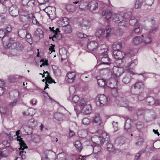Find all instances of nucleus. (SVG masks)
Returning a JSON list of instances; mask_svg holds the SVG:
<instances>
[{"instance_id":"1","label":"nucleus","mask_w":160,"mask_h":160,"mask_svg":"<svg viewBox=\"0 0 160 160\" xmlns=\"http://www.w3.org/2000/svg\"><path fill=\"white\" fill-rule=\"evenodd\" d=\"M112 70L113 72L107 68H103L100 69V71L101 73L103 71L105 73H109L111 74V78L114 79L115 78V81L118 82L119 80L118 77L124 72V69L122 68L115 66L113 67Z\"/></svg>"},{"instance_id":"2","label":"nucleus","mask_w":160,"mask_h":160,"mask_svg":"<svg viewBox=\"0 0 160 160\" xmlns=\"http://www.w3.org/2000/svg\"><path fill=\"white\" fill-rule=\"evenodd\" d=\"M101 55L99 58L100 59L101 62L99 64V65L104 64L106 65H109L111 64V59L109 58L107 54L108 48L105 45H103L100 47Z\"/></svg>"},{"instance_id":"3","label":"nucleus","mask_w":160,"mask_h":160,"mask_svg":"<svg viewBox=\"0 0 160 160\" xmlns=\"http://www.w3.org/2000/svg\"><path fill=\"white\" fill-rule=\"evenodd\" d=\"M92 140L94 142L93 145H101L107 143L109 141V136L105 132H102L101 136H96L92 138Z\"/></svg>"},{"instance_id":"4","label":"nucleus","mask_w":160,"mask_h":160,"mask_svg":"<svg viewBox=\"0 0 160 160\" xmlns=\"http://www.w3.org/2000/svg\"><path fill=\"white\" fill-rule=\"evenodd\" d=\"M112 31V29L109 26H107L104 31L102 29L97 30L95 33V36L98 38L109 37Z\"/></svg>"},{"instance_id":"5","label":"nucleus","mask_w":160,"mask_h":160,"mask_svg":"<svg viewBox=\"0 0 160 160\" xmlns=\"http://www.w3.org/2000/svg\"><path fill=\"white\" fill-rule=\"evenodd\" d=\"M144 88V84L142 81L137 82L131 87L132 92L133 94H138L142 92Z\"/></svg>"},{"instance_id":"6","label":"nucleus","mask_w":160,"mask_h":160,"mask_svg":"<svg viewBox=\"0 0 160 160\" xmlns=\"http://www.w3.org/2000/svg\"><path fill=\"white\" fill-rule=\"evenodd\" d=\"M143 117L148 122L152 121L155 118V113L152 110H146L144 112Z\"/></svg>"},{"instance_id":"7","label":"nucleus","mask_w":160,"mask_h":160,"mask_svg":"<svg viewBox=\"0 0 160 160\" xmlns=\"http://www.w3.org/2000/svg\"><path fill=\"white\" fill-rule=\"evenodd\" d=\"M97 104L101 107H102L106 104L108 99L104 94L98 95L96 98Z\"/></svg>"},{"instance_id":"8","label":"nucleus","mask_w":160,"mask_h":160,"mask_svg":"<svg viewBox=\"0 0 160 160\" xmlns=\"http://www.w3.org/2000/svg\"><path fill=\"white\" fill-rule=\"evenodd\" d=\"M116 102L118 105L123 107H128L129 103L125 97H118L116 100Z\"/></svg>"},{"instance_id":"9","label":"nucleus","mask_w":160,"mask_h":160,"mask_svg":"<svg viewBox=\"0 0 160 160\" xmlns=\"http://www.w3.org/2000/svg\"><path fill=\"white\" fill-rule=\"evenodd\" d=\"M147 103L149 105L157 106L160 105V100L157 99L155 100L154 98L152 97H148L146 99Z\"/></svg>"},{"instance_id":"10","label":"nucleus","mask_w":160,"mask_h":160,"mask_svg":"<svg viewBox=\"0 0 160 160\" xmlns=\"http://www.w3.org/2000/svg\"><path fill=\"white\" fill-rule=\"evenodd\" d=\"M7 41H4L3 42V44L5 46H6L8 48H10L11 47L13 48V44L15 43L14 38H9L8 37H6L5 38Z\"/></svg>"},{"instance_id":"11","label":"nucleus","mask_w":160,"mask_h":160,"mask_svg":"<svg viewBox=\"0 0 160 160\" xmlns=\"http://www.w3.org/2000/svg\"><path fill=\"white\" fill-rule=\"evenodd\" d=\"M98 44L94 41L89 42L87 44V48L90 51H95L98 48Z\"/></svg>"},{"instance_id":"12","label":"nucleus","mask_w":160,"mask_h":160,"mask_svg":"<svg viewBox=\"0 0 160 160\" xmlns=\"http://www.w3.org/2000/svg\"><path fill=\"white\" fill-rule=\"evenodd\" d=\"M20 130H19L16 132V135L17 136V140L19 141L21 148H28V147L24 141L22 140V138H21V136H18L19 134L20 133Z\"/></svg>"},{"instance_id":"13","label":"nucleus","mask_w":160,"mask_h":160,"mask_svg":"<svg viewBox=\"0 0 160 160\" xmlns=\"http://www.w3.org/2000/svg\"><path fill=\"white\" fill-rule=\"evenodd\" d=\"M9 11L12 16L15 17L18 14L19 10L17 6L12 5L9 8Z\"/></svg>"},{"instance_id":"14","label":"nucleus","mask_w":160,"mask_h":160,"mask_svg":"<svg viewBox=\"0 0 160 160\" xmlns=\"http://www.w3.org/2000/svg\"><path fill=\"white\" fill-rule=\"evenodd\" d=\"M113 54L114 58L118 60L122 59L125 56V53L120 51H113Z\"/></svg>"},{"instance_id":"15","label":"nucleus","mask_w":160,"mask_h":160,"mask_svg":"<svg viewBox=\"0 0 160 160\" xmlns=\"http://www.w3.org/2000/svg\"><path fill=\"white\" fill-rule=\"evenodd\" d=\"M22 3L27 8H32L35 6L34 0H22Z\"/></svg>"},{"instance_id":"16","label":"nucleus","mask_w":160,"mask_h":160,"mask_svg":"<svg viewBox=\"0 0 160 160\" xmlns=\"http://www.w3.org/2000/svg\"><path fill=\"white\" fill-rule=\"evenodd\" d=\"M33 17V13L28 14L27 15H22L20 17L21 21L24 22H28L31 21L32 18Z\"/></svg>"},{"instance_id":"17","label":"nucleus","mask_w":160,"mask_h":160,"mask_svg":"<svg viewBox=\"0 0 160 160\" xmlns=\"http://www.w3.org/2000/svg\"><path fill=\"white\" fill-rule=\"evenodd\" d=\"M98 8V4L95 1H92L89 3L85 7V9H88L91 12L95 10Z\"/></svg>"},{"instance_id":"18","label":"nucleus","mask_w":160,"mask_h":160,"mask_svg":"<svg viewBox=\"0 0 160 160\" xmlns=\"http://www.w3.org/2000/svg\"><path fill=\"white\" fill-rule=\"evenodd\" d=\"M76 74L74 72H68L65 77V80L67 82H72L74 80Z\"/></svg>"},{"instance_id":"19","label":"nucleus","mask_w":160,"mask_h":160,"mask_svg":"<svg viewBox=\"0 0 160 160\" xmlns=\"http://www.w3.org/2000/svg\"><path fill=\"white\" fill-rule=\"evenodd\" d=\"M80 25L82 28H89L91 26L90 21L87 19H83L81 22Z\"/></svg>"},{"instance_id":"20","label":"nucleus","mask_w":160,"mask_h":160,"mask_svg":"<svg viewBox=\"0 0 160 160\" xmlns=\"http://www.w3.org/2000/svg\"><path fill=\"white\" fill-rule=\"evenodd\" d=\"M132 123L131 120L130 119L126 120L124 125V128L127 131L132 132V129L131 128Z\"/></svg>"},{"instance_id":"21","label":"nucleus","mask_w":160,"mask_h":160,"mask_svg":"<svg viewBox=\"0 0 160 160\" xmlns=\"http://www.w3.org/2000/svg\"><path fill=\"white\" fill-rule=\"evenodd\" d=\"M82 111L85 114H88L91 111L92 108L91 105L89 104L85 105L82 109Z\"/></svg>"},{"instance_id":"22","label":"nucleus","mask_w":160,"mask_h":160,"mask_svg":"<svg viewBox=\"0 0 160 160\" xmlns=\"http://www.w3.org/2000/svg\"><path fill=\"white\" fill-rule=\"evenodd\" d=\"M93 150L94 154H97L98 152H100L101 150V147L100 145L94 144L90 147Z\"/></svg>"},{"instance_id":"23","label":"nucleus","mask_w":160,"mask_h":160,"mask_svg":"<svg viewBox=\"0 0 160 160\" xmlns=\"http://www.w3.org/2000/svg\"><path fill=\"white\" fill-rule=\"evenodd\" d=\"M13 48L17 50L21 51L23 49L24 46L22 43L17 42L13 44Z\"/></svg>"},{"instance_id":"24","label":"nucleus","mask_w":160,"mask_h":160,"mask_svg":"<svg viewBox=\"0 0 160 160\" xmlns=\"http://www.w3.org/2000/svg\"><path fill=\"white\" fill-rule=\"evenodd\" d=\"M52 10H49V11L47 12V14L49 18L52 20L54 19L56 17L55 8H51Z\"/></svg>"},{"instance_id":"25","label":"nucleus","mask_w":160,"mask_h":160,"mask_svg":"<svg viewBox=\"0 0 160 160\" xmlns=\"http://www.w3.org/2000/svg\"><path fill=\"white\" fill-rule=\"evenodd\" d=\"M131 79V76L130 73H127L122 79V82L125 84L129 83Z\"/></svg>"},{"instance_id":"26","label":"nucleus","mask_w":160,"mask_h":160,"mask_svg":"<svg viewBox=\"0 0 160 160\" xmlns=\"http://www.w3.org/2000/svg\"><path fill=\"white\" fill-rule=\"evenodd\" d=\"M43 74H46V78H47V82L49 84L52 83L53 82L55 83H56L55 82L54 79L52 78V77L50 76L49 73L48 72L44 71L43 73Z\"/></svg>"},{"instance_id":"27","label":"nucleus","mask_w":160,"mask_h":160,"mask_svg":"<svg viewBox=\"0 0 160 160\" xmlns=\"http://www.w3.org/2000/svg\"><path fill=\"white\" fill-rule=\"evenodd\" d=\"M118 23L119 26H121L123 27L124 29H127V28L129 26V25L125 20H123V18Z\"/></svg>"},{"instance_id":"28","label":"nucleus","mask_w":160,"mask_h":160,"mask_svg":"<svg viewBox=\"0 0 160 160\" xmlns=\"http://www.w3.org/2000/svg\"><path fill=\"white\" fill-rule=\"evenodd\" d=\"M115 144L117 145H121L125 143V139L123 137H118L115 141Z\"/></svg>"},{"instance_id":"29","label":"nucleus","mask_w":160,"mask_h":160,"mask_svg":"<svg viewBox=\"0 0 160 160\" xmlns=\"http://www.w3.org/2000/svg\"><path fill=\"white\" fill-rule=\"evenodd\" d=\"M102 15L105 16V18L107 20H108L111 17L112 12L109 10H103L102 12Z\"/></svg>"},{"instance_id":"30","label":"nucleus","mask_w":160,"mask_h":160,"mask_svg":"<svg viewBox=\"0 0 160 160\" xmlns=\"http://www.w3.org/2000/svg\"><path fill=\"white\" fill-rule=\"evenodd\" d=\"M98 158V154H90L85 156V160H97Z\"/></svg>"},{"instance_id":"31","label":"nucleus","mask_w":160,"mask_h":160,"mask_svg":"<svg viewBox=\"0 0 160 160\" xmlns=\"http://www.w3.org/2000/svg\"><path fill=\"white\" fill-rule=\"evenodd\" d=\"M94 122L97 123L98 124L101 125L102 120L99 114H97L95 115L93 120Z\"/></svg>"},{"instance_id":"32","label":"nucleus","mask_w":160,"mask_h":160,"mask_svg":"<svg viewBox=\"0 0 160 160\" xmlns=\"http://www.w3.org/2000/svg\"><path fill=\"white\" fill-rule=\"evenodd\" d=\"M112 17L113 21L117 23L123 18V17L119 14H114Z\"/></svg>"},{"instance_id":"33","label":"nucleus","mask_w":160,"mask_h":160,"mask_svg":"<svg viewBox=\"0 0 160 160\" xmlns=\"http://www.w3.org/2000/svg\"><path fill=\"white\" fill-rule=\"evenodd\" d=\"M35 112V110L33 108H30L28 109L27 111L23 112V115H29L32 116L33 115Z\"/></svg>"},{"instance_id":"34","label":"nucleus","mask_w":160,"mask_h":160,"mask_svg":"<svg viewBox=\"0 0 160 160\" xmlns=\"http://www.w3.org/2000/svg\"><path fill=\"white\" fill-rule=\"evenodd\" d=\"M28 124L29 127L33 128L37 125V121H35L34 119L31 118L28 121Z\"/></svg>"},{"instance_id":"35","label":"nucleus","mask_w":160,"mask_h":160,"mask_svg":"<svg viewBox=\"0 0 160 160\" xmlns=\"http://www.w3.org/2000/svg\"><path fill=\"white\" fill-rule=\"evenodd\" d=\"M34 34L36 37H38L40 38L43 37V32L42 30L38 28L35 31Z\"/></svg>"},{"instance_id":"36","label":"nucleus","mask_w":160,"mask_h":160,"mask_svg":"<svg viewBox=\"0 0 160 160\" xmlns=\"http://www.w3.org/2000/svg\"><path fill=\"white\" fill-rule=\"evenodd\" d=\"M112 48L114 51H119L122 48V44L120 42L115 43L112 45Z\"/></svg>"},{"instance_id":"37","label":"nucleus","mask_w":160,"mask_h":160,"mask_svg":"<svg viewBox=\"0 0 160 160\" xmlns=\"http://www.w3.org/2000/svg\"><path fill=\"white\" fill-rule=\"evenodd\" d=\"M54 118L58 121H61L63 120L64 118V115L62 113H56L54 115Z\"/></svg>"},{"instance_id":"38","label":"nucleus","mask_w":160,"mask_h":160,"mask_svg":"<svg viewBox=\"0 0 160 160\" xmlns=\"http://www.w3.org/2000/svg\"><path fill=\"white\" fill-rule=\"evenodd\" d=\"M66 157L65 153L62 152L59 153L55 160H66Z\"/></svg>"},{"instance_id":"39","label":"nucleus","mask_w":160,"mask_h":160,"mask_svg":"<svg viewBox=\"0 0 160 160\" xmlns=\"http://www.w3.org/2000/svg\"><path fill=\"white\" fill-rule=\"evenodd\" d=\"M10 96L11 98H15L17 97H20V94L19 92L17 90H14L11 91L9 93Z\"/></svg>"},{"instance_id":"40","label":"nucleus","mask_w":160,"mask_h":160,"mask_svg":"<svg viewBox=\"0 0 160 160\" xmlns=\"http://www.w3.org/2000/svg\"><path fill=\"white\" fill-rule=\"evenodd\" d=\"M54 74L56 76H59L61 75V72L60 70L58 67L54 66L52 67Z\"/></svg>"},{"instance_id":"41","label":"nucleus","mask_w":160,"mask_h":160,"mask_svg":"<svg viewBox=\"0 0 160 160\" xmlns=\"http://www.w3.org/2000/svg\"><path fill=\"white\" fill-rule=\"evenodd\" d=\"M7 11L6 6L2 3H0V14L5 13Z\"/></svg>"},{"instance_id":"42","label":"nucleus","mask_w":160,"mask_h":160,"mask_svg":"<svg viewBox=\"0 0 160 160\" xmlns=\"http://www.w3.org/2000/svg\"><path fill=\"white\" fill-rule=\"evenodd\" d=\"M134 44H140L142 42V39L140 37H136L132 40Z\"/></svg>"},{"instance_id":"43","label":"nucleus","mask_w":160,"mask_h":160,"mask_svg":"<svg viewBox=\"0 0 160 160\" xmlns=\"http://www.w3.org/2000/svg\"><path fill=\"white\" fill-rule=\"evenodd\" d=\"M68 99L70 100V101H72L73 102L76 103L78 102V101L79 100V98L77 95H74V96H72V97H71L70 96L68 98Z\"/></svg>"},{"instance_id":"44","label":"nucleus","mask_w":160,"mask_h":160,"mask_svg":"<svg viewBox=\"0 0 160 160\" xmlns=\"http://www.w3.org/2000/svg\"><path fill=\"white\" fill-rule=\"evenodd\" d=\"M130 24L131 26H136L137 24H139L137 19L134 17H132L129 21Z\"/></svg>"},{"instance_id":"45","label":"nucleus","mask_w":160,"mask_h":160,"mask_svg":"<svg viewBox=\"0 0 160 160\" xmlns=\"http://www.w3.org/2000/svg\"><path fill=\"white\" fill-rule=\"evenodd\" d=\"M63 28V29L66 33H70L72 31V29L70 26L68 24L67 25H64Z\"/></svg>"},{"instance_id":"46","label":"nucleus","mask_w":160,"mask_h":160,"mask_svg":"<svg viewBox=\"0 0 160 160\" xmlns=\"http://www.w3.org/2000/svg\"><path fill=\"white\" fill-rule=\"evenodd\" d=\"M75 146L79 152L81 151L82 148V144L79 141H77L75 142Z\"/></svg>"},{"instance_id":"47","label":"nucleus","mask_w":160,"mask_h":160,"mask_svg":"<svg viewBox=\"0 0 160 160\" xmlns=\"http://www.w3.org/2000/svg\"><path fill=\"white\" fill-rule=\"evenodd\" d=\"M32 140L36 143L40 141V136L37 134H35L32 136Z\"/></svg>"},{"instance_id":"48","label":"nucleus","mask_w":160,"mask_h":160,"mask_svg":"<svg viewBox=\"0 0 160 160\" xmlns=\"http://www.w3.org/2000/svg\"><path fill=\"white\" fill-rule=\"evenodd\" d=\"M144 142L143 139L142 138H140L137 140L135 144L137 147H140L143 145Z\"/></svg>"},{"instance_id":"49","label":"nucleus","mask_w":160,"mask_h":160,"mask_svg":"<svg viewBox=\"0 0 160 160\" xmlns=\"http://www.w3.org/2000/svg\"><path fill=\"white\" fill-rule=\"evenodd\" d=\"M8 156V151L6 150L3 149L0 150V159L2 157H6Z\"/></svg>"},{"instance_id":"50","label":"nucleus","mask_w":160,"mask_h":160,"mask_svg":"<svg viewBox=\"0 0 160 160\" xmlns=\"http://www.w3.org/2000/svg\"><path fill=\"white\" fill-rule=\"evenodd\" d=\"M98 85L101 87H104L106 85V81L103 79H99L98 80Z\"/></svg>"},{"instance_id":"51","label":"nucleus","mask_w":160,"mask_h":160,"mask_svg":"<svg viewBox=\"0 0 160 160\" xmlns=\"http://www.w3.org/2000/svg\"><path fill=\"white\" fill-rule=\"evenodd\" d=\"M109 87L111 88V92L112 95L114 96H116L118 95V90L115 87H112L109 86Z\"/></svg>"},{"instance_id":"52","label":"nucleus","mask_w":160,"mask_h":160,"mask_svg":"<svg viewBox=\"0 0 160 160\" xmlns=\"http://www.w3.org/2000/svg\"><path fill=\"white\" fill-rule=\"evenodd\" d=\"M25 37H26V40L30 44H32V38L31 34L26 32Z\"/></svg>"},{"instance_id":"53","label":"nucleus","mask_w":160,"mask_h":160,"mask_svg":"<svg viewBox=\"0 0 160 160\" xmlns=\"http://www.w3.org/2000/svg\"><path fill=\"white\" fill-rule=\"evenodd\" d=\"M140 32V29L139 28V24H137V26H135L134 29L132 32V35H133L134 33H138Z\"/></svg>"},{"instance_id":"54","label":"nucleus","mask_w":160,"mask_h":160,"mask_svg":"<svg viewBox=\"0 0 160 160\" xmlns=\"http://www.w3.org/2000/svg\"><path fill=\"white\" fill-rule=\"evenodd\" d=\"M79 103L80 108L82 109L83 107L84 106L87 105L86 99L83 98L81 99Z\"/></svg>"},{"instance_id":"55","label":"nucleus","mask_w":160,"mask_h":160,"mask_svg":"<svg viewBox=\"0 0 160 160\" xmlns=\"http://www.w3.org/2000/svg\"><path fill=\"white\" fill-rule=\"evenodd\" d=\"M19 149L20 150H22L21 151H20L19 152V154L20 156H21V157L22 158V159H25L26 158V156H25V154L26 153V152H25L23 150L25 148L22 149L20 148V147L19 148Z\"/></svg>"},{"instance_id":"56","label":"nucleus","mask_w":160,"mask_h":160,"mask_svg":"<svg viewBox=\"0 0 160 160\" xmlns=\"http://www.w3.org/2000/svg\"><path fill=\"white\" fill-rule=\"evenodd\" d=\"M142 2V0H136L135 5L136 9L139 8L141 6Z\"/></svg>"},{"instance_id":"57","label":"nucleus","mask_w":160,"mask_h":160,"mask_svg":"<svg viewBox=\"0 0 160 160\" xmlns=\"http://www.w3.org/2000/svg\"><path fill=\"white\" fill-rule=\"evenodd\" d=\"M26 32L24 30H20L18 31V34L20 38H24L25 37Z\"/></svg>"},{"instance_id":"58","label":"nucleus","mask_w":160,"mask_h":160,"mask_svg":"<svg viewBox=\"0 0 160 160\" xmlns=\"http://www.w3.org/2000/svg\"><path fill=\"white\" fill-rule=\"evenodd\" d=\"M107 143H108V142ZM106 143L107 144V150L108 151L112 152L114 148L112 144L109 143Z\"/></svg>"},{"instance_id":"59","label":"nucleus","mask_w":160,"mask_h":160,"mask_svg":"<svg viewBox=\"0 0 160 160\" xmlns=\"http://www.w3.org/2000/svg\"><path fill=\"white\" fill-rule=\"evenodd\" d=\"M5 32L4 31L2 30H0V38H2V41L4 42V40L5 39V38L7 36H5Z\"/></svg>"},{"instance_id":"60","label":"nucleus","mask_w":160,"mask_h":160,"mask_svg":"<svg viewBox=\"0 0 160 160\" xmlns=\"http://www.w3.org/2000/svg\"><path fill=\"white\" fill-rule=\"evenodd\" d=\"M138 64V61L137 59H134L130 63L129 65V67H134L137 64Z\"/></svg>"},{"instance_id":"61","label":"nucleus","mask_w":160,"mask_h":160,"mask_svg":"<svg viewBox=\"0 0 160 160\" xmlns=\"http://www.w3.org/2000/svg\"><path fill=\"white\" fill-rule=\"evenodd\" d=\"M90 122V120L88 118H85L82 120V122L85 125H88Z\"/></svg>"},{"instance_id":"62","label":"nucleus","mask_w":160,"mask_h":160,"mask_svg":"<svg viewBox=\"0 0 160 160\" xmlns=\"http://www.w3.org/2000/svg\"><path fill=\"white\" fill-rule=\"evenodd\" d=\"M7 112V109L5 106H2L0 107V112L3 114H5Z\"/></svg>"},{"instance_id":"63","label":"nucleus","mask_w":160,"mask_h":160,"mask_svg":"<svg viewBox=\"0 0 160 160\" xmlns=\"http://www.w3.org/2000/svg\"><path fill=\"white\" fill-rule=\"evenodd\" d=\"M17 102V99H15L12 102L9 103L8 106L10 107H13L16 105Z\"/></svg>"},{"instance_id":"64","label":"nucleus","mask_w":160,"mask_h":160,"mask_svg":"<svg viewBox=\"0 0 160 160\" xmlns=\"http://www.w3.org/2000/svg\"><path fill=\"white\" fill-rule=\"evenodd\" d=\"M143 126V124L142 122H138L136 124L137 128L138 129L142 128Z\"/></svg>"}]
</instances>
